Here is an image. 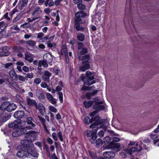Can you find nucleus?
I'll list each match as a JSON object with an SVG mask.
<instances>
[{
    "label": "nucleus",
    "instance_id": "f257e3e1",
    "mask_svg": "<svg viewBox=\"0 0 159 159\" xmlns=\"http://www.w3.org/2000/svg\"><path fill=\"white\" fill-rule=\"evenodd\" d=\"M86 76L87 78L84 76V74L81 75V80L84 82V84L86 85H91L96 83L94 79V73L88 70L86 72Z\"/></svg>",
    "mask_w": 159,
    "mask_h": 159
},
{
    "label": "nucleus",
    "instance_id": "f03ea898",
    "mask_svg": "<svg viewBox=\"0 0 159 159\" xmlns=\"http://www.w3.org/2000/svg\"><path fill=\"white\" fill-rule=\"evenodd\" d=\"M94 120L95 121V122L93 123L90 127V128H92L93 130L94 131H96L98 129V125L100 124H102L103 123V120L100 119L99 116H96L94 117Z\"/></svg>",
    "mask_w": 159,
    "mask_h": 159
},
{
    "label": "nucleus",
    "instance_id": "7ed1b4c3",
    "mask_svg": "<svg viewBox=\"0 0 159 159\" xmlns=\"http://www.w3.org/2000/svg\"><path fill=\"white\" fill-rule=\"evenodd\" d=\"M25 138L26 139H30L31 142H33L36 140L37 135V132L34 131L30 130L25 133Z\"/></svg>",
    "mask_w": 159,
    "mask_h": 159
},
{
    "label": "nucleus",
    "instance_id": "20e7f679",
    "mask_svg": "<svg viewBox=\"0 0 159 159\" xmlns=\"http://www.w3.org/2000/svg\"><path fill=\"white\" fill-rule=\"evenodd\" d=\"M77 45L78 54L82 55L88 52L87 49V48L84 47L83 43L78 42Z\"/></svg>",
    "mask_w": 159,
    "mask_h": 159
},
{
    "label": "nucleus",
    "instance_id": "39448f33",
    "mask_svg": "<svg viewBox=\"0 0 159 159\" xmlns=\"http://www.w3.org/2000/svg\"><path fill=\"white\" fill-rule=\"evenodd\" d=\"M87 16V13L83 11H81L77 12L75 14V17L74 18V21L82 22V18Z\"/></svg>",
    "mask_w": 159,
    "mask_h": 159
},
{
    "label": "nucleus",
    "instance_id": "423d86ee",
    "mask_svg": "<svg viewBox=\"0 0 159 159\" xmlns=\"http://www.w3.org/2000/svg\"><path fill=\"white\" fill-rule=\"evenodd\" d=\"M120 145L119 143L113 142H111L108 146L109 148L111 149L116 152H118L120 150Z\"/></svg>",
    "mask_w": 159,
    "mask_h": 159
},
{
    "label": "nucleus",
    "instance_id": "0eeeda50",
    "mask_svg": "<svg viewBox=\"0 0 159 159\" xmlns=\"http://www.w3.org/2000/svg\"><path fill=\"white\" fill-rule=\"evenodd\" d=\"M94 99H95V100H94V102H95V104L93 106V109L97 110L98 111V110L100 111L105 109L104 106L103 105H101V104L103 103L102 102H96V98H94Z\"/></svg>",
    "mask_w": 159,
    "mask_h": 159
},
{
    "label": "nucleus",
    "instance_id": "6e6552de",
    "mask_svg": "<svg viewBox=\"0 0 159 159\" xmlns=\"http://www.w3.org/2000/svg\"><path fill=\"white\" fill-rule=\"evenodd\" d=\"M74 27L77 31H84L85 30L84 27H83L81 24L84 23V22H80L74 21Z\"/></svg>",
    "mask_w": 159,
    "mask_h": 159
},
{
    "label": "nucleus",
    "instance_id": "1a4fd4ad",
    "mask_svg": "<svg viewBox=\"0 0 159 159\" xmlns=\"http://www.w3.org/2000/svg\"><path fill=\"white\" fill-rule=\"evenodd\" d=\"M26 133V129L25 128L21 129H18L17 130L13 131L12 134V136L14 137H17L25 134Z\"/></svg>",
    "mask_w": 159,
    "mask_h": 159
},
{
    "label": "nucleus",
    "instance_id": "9d476101",
    "mask_svg": "<svg viewBox=\"0 0 159 159\" xmlns=\"http://www.w3.org/2000/svg\"><path fill=\"white\" fill-rule=\"evenodd\" d=\"M33 121H34V120L32 117H29L28 118L26 119V122L27 124L29 125L24 128L28 129H33V128L35 126V125L33 123Z\"/></svg>",
    "mask_w": 159,
    "mask_h": 159
},
{
    "label": "nucleus",
    "instance_id": "9b49d317",
    "mask_svg": "<svg viewBox=\"0 0 159 159\" xmlns=\"http://www.w3.org/2000/svg\"><path fill=\"white\" fill-rule=\"evenodd\" d=\"M21 144L23 147L26 148H32L34 146L32 142L28 139L22 140L21 141Z\"/></svg>",
    "mask_w": 159,
    "mask_h": 159
},
{
    "label": "nucleus",
    "instance_id": "f8f14e48",
    "mask_svg": "<svg viewBox=\"0 0 159 159\" xmlns=\"http://www.w3.org/2000/svg\"><path fill=\"white\" fill-rule=\"evenodd\" d=\"M9 49L7 46H5L0 48V57L7 56L10 55V52L5 51L6 50Z\"/></svg>",
    "mask_w": 159,
    "mask_h": 159
},
{
    "label": "nucleus",
    "instance_id": "ddd939ff",
    "mask_svg": "<svg viewBox=\"0 0 159 159\" xmlns=\"http://www.w3.org/2000/svg\"><path fill=\"white\" fill-rule=\"evenodd\" d=\"M29 148L26 149L28 156L30 154L34 157H38V154L35 149L33 147Z\"/></svg>",
    "mask_w": 159,
    "mask_h": 159
},
{
    "label": "nucleus",
    "instance_id": "4468645a",
    "mask_svg": "<svg viewBox=\"0 0 159 159\" xmlns=\"http://www.w3.org/2000/svg\"><path fill=\"white\" fill-rule=\"evenodd\" d=\"M67 53L68 51L66 45L63 44L61 49L58 52L60 58L62 59L63 58V56L66 54Z\"/></svg>",
    "mask_w": 159,
    "mask_h": 159
},
{
    "label": "nucleus",
    "instance_id": "2eb2a0df",
    "mask_svg": "<svg viewBox=\"0 0 159 159\" xmlns=\"http://www.w3.org/2000/svg\"><path fill=\"white\" fill-rule=\"evenodd\" d=\"M51 75V73L48 71H45L43 73L42 77L43 80L47 82H49V77Z\"/></svg>",
    "mask_w": 159,
    "mask_h": 159
},
{
    "label": "nucleus",
    "instance_id": "dca6fc26",
    "mask_svg": "<svg viewBox=\"0 0 159 159\" xmlns=\"http://www.w3.org/2000/svg\"><path fill=\"white\" fill-rule=\"evenodd\" d=\"M16 156L19 158H22L24 157H27L28 155L26 149L24 150L22 148L21 150L17 152Z\"/></svg>",
    "mask_w": 159,
    "mask_h": 159
},
{
    "label": "nucleus",
    "instance_id": "f3484780",
    "mask_svg": "<svg viewBox=\"0 0 159 159\" xmlns=\"http://www.w3.org/2000/svg\"><path fill=\"white\" fill-rule=\"evenodd\" d=\"M36 109H37L42 115H44L45 113V108L43 105L40 103L35 106Z\"/></svg>",
    "mask_w": 159,
    "mask_h": 159
},
{
    "label": "nucleus",
    "instance_id": "a211bd4d",
    "mask_svg": "<svg viewBox=\"0 0 159 159\" xmlns=\"http://www.w3.org/2000/svg\"><path fill=\"white\" fill-rule=\"evenodd\" d=\"M103 155L107 158H112L115 157V153L113 151H107L103 153Z\"/></svg>",
    "mask_w": 159,
    "mask_h": 159
},
{
    "label": "nucleus",
    "instance_id": "6ab92c4d",
    "mask_svg": "<svg viewBox=\"0 0 159 159\" xmlns=\"http://www.w3.org/2000/svg\"><path fill=\"white\" fill-rule=\"evenodd\" d=\"M25 115V112L23 111H19L15 112L14 117L16 119L21 118Z\"/></svg>",
    "mask_w": 159,
    "mask_h": 159
},
{
    "label": "nucleus",
    "instance_id": "aec40b11",
    "mask_svg": "<svg viewBox=\"0 0 159 159\" xmlns=\"http://www.w3.org/2000/svg\"><path fill=\"white\" fill-rule=\"evenodd\" d=\"M41 86L43 88H46L47 89L49 92H51V93H54L56 92V91L55 89H53V88L52 89L50 85L48 86V85L45 82H42L41 84Z\"/></svg>",
    "mask_w": 159,
    "mask_h": 159
},
{
    "label": "nucleus",
    "instance_id": "412c9836",
    "mask_svg": "<svg viewBox=\"0 0 159 159\" xmlns=\"http://www.w3.org/2000/svg\"><path fill=\"white\" fill-rule=\"evenodd\" d=\"M8 84L9 86V87L11 89H12L13 87L15 88L16 90L18 91H19L20 88L16 84V83L15 81L13 80H11L10 81H8Z\"/></svg>",
    "mask_w": 159,
    "mask_h": 159
},
{
    "label": "nucleus",
    "instance_id": "4be33fe9",
    "mask_svg": "<svg viewBox=\"0 0 159 159\" xmlns=\"http://www.w3.org/2000/svg\"><path fill=\"white\" fill-rule=\"evenodd\" d=\"M17 107L16 105L14 103H9L7 107L6 110L8 112H11L15 110Z\"/></svg>",
    "mask_w": 159,
    "mask_h": 159
},
{
    "label": "nucleus",
    "instance_id": "5701e85b",
    "mask_svg": "<svg viewBox=\"0 0 159 159\" xmlns=\"http://www.w3.org/2000/svg\"><path fill=\"white\" fill-rule=\"evenodd\" d=\"M62 90V88L59 86H57L56 88V90L58 92V97L60 100V102L62 103L63 102V93L60 91Z\"/></svg>",
    "mask_w": 159,
    "mask_h": 159
},
{
    "label": "nucleus",
    "instance_id": "b1692460",
    "mask_svg": "<svg viewBox=\"0 0 159 159\" xmlns=\"http://www.w3.org/2000/svg\"><path fill=\"white\" fill-rule=\"evenodd\" d=\"M46 96L47 99L49 100L50 102L53 104H55L56 103V99L53 98L52 95L49 93H46Z\"/></svg>",
    "mask_w": 159,
    "mask_h": 159
},
{
    "label": "nucleus",
    "instance_id": "393cba45",
    "mask_svg": "<svg viewBox=\"0 0 159 159\" xmlns=\"http://www.w3.org/2000/svg\"><path fill=\"white\" fill-rule=\"evenodd\" d=\"M26 101L27 104L30 106L35 107L37 105V103L35 100L30 98H27Z\"/></svg>",
    "mask_w": 159,
    "mask_h": 159
},
{
    "label": "nucleus",
    "instance_id": "a878e982",
    "mask_svg": "<svg viewBox=\"0 0 159 159\" xmlns=\"http://www.w3.org/2000/svg\"><path fill=\"white\" fill-rule=\"evenodd\" d=\"M25 59L30 63L33 61L34 56L31 54L25 53Z\"/></svg>",
    "mask_w": 159,
    "mask_h": 159
},
{
    "label": "nucleus",
    "instance_id": "bb28decb",
    "mask_svg": "<svg viewBox=\"0 0 159 159\" xmlns=\"http://www.w3.org/2000/svg\"><path fill=\"white\" fill-rule=\"evenodd\" d=\"M43 59L48 63L51 62L52 61V58L51 55L47 54H45L43 57Z\"/></svg>",
    "mask_w": 159,
    "mask_h": 159
},
{
    "label": "nucleus",
    "instance_id": "cd10ccee",
    "mask_svg": "<svg viewBox=\"0 0 159 159\" xmlns=\"http://www.w3.org/2000/svg\"><path fill=\"white\" fill-rule=\"evenodd\" d=\"M28 0H20L19 3V7L22 8L25 7L27 4Z\"/></svg>",
    "mask_w": 159,
    "mask_h": 159
},
{
    "label": "nucleus",
    "instance_id": "c85d7f7f",
    "mask_svg": "<svg viewBox=\"0 0 159 159\" xmlns=\"http://www.w3.org/2000/svg\"><path fill=\"white\" fill-rule=\"evenodd\" d=\"M83 65V66H80L79 67V70L80 71H85L86 70L90 68V65L89 63Z\"/></svg>",
    "mask_w": 159,
    "mask_h": 159
},
{
    "label": "nucleus",
    "instance_id": "c756f323",
    "mask_svg": "<svg viewBox=\"0 0 159 159\" xmlns=\"http://www.w3.org/2000/svg\"><path fill=\"white\" fill-rule=\"evenodd\" d=\"M90 57V56L89 55H85L82 56L81 60L82 61L83 64L89 63L88 61L89 60Z\"/></svg>",
    "mask_w": 159,
    "mask_h": 159
},
{
    "label": "nucleus",
    "instance_id": "7c9ffc66",
    "mask_svg": "<svg viewBox=\"0 0 159 159\" xmlns=\"http://www.w3.org/2000/svg\"><path fill=\"white\" fill-rule=\"evenodd\" d=\"M94 132L95 133L88 138L89 140L92 144H94L95 143V141L97 138V136L96 134L97 132Z\"/></svg>",
    "mask_w": 159,
    "mask_h": 159
},
{
    "label": "nucleus",
    "instance_id": "2f4dec72",
    "mask_svg": "<svg viewBox=\"0 0 159 159\" xmlns=\"http://www.w3.org/2000/svg\"><path fill=\"white\" fill-rule=\"evenodd\" d=\"M9 75L13 79L15 80H17V75L13 70H11L9 72Z\"/></svg>",
    "mask_w": 159,
    "mask_h": 159
},
{
    "label": "nucleus",
    "instance_id": "473e14b6",
    "mask_svg": "<svg viewBox=\"0 0 159 159\" xmlns=\"http://www.w3.org/2000/svg\"><path fill=\"white\" fill-rule=\"evenodd\" d=\"M41 12L42 11L40 10V8L39 7H37L34 10L32 15L33 16H38Z\"/></svg>",
    "mask_w": 159,
    "mask_h": 159
},
{
    "label": "nucleus",
    "instance_id": "72a5a7b5",
    "mask_svg": "<svg viewBox=\"0 0 159 159\" xmlns=\"http://www.w3.org/2000/svg\"><path fill=\"white\" fill-rule=\"evenodd\" d=\"M1 121L2 122H4L6 121L11 117V116L6 113H3L2 115Z\"/></svg>",
    "mask_w": 159,
    "mask_h": 159
},
{
    "label": "nucleus",
    "instance_id": "f704fd0d",
    "mask_svg": "<svg viewBox=\"0 0 159 159\" xmlns=\"http://www.w3.org/2000/svg\"><path fill=\"white\" fill-rule=\"evenodd\" d=\"M77 38L79 41L83 42L84 40L85 35L83 34L79 33L77 35Z\"/></svg>",
    "mask_w": 159,
    "mask_h": 159
},
{
    "label": "nucleus",
    "instance_id": "c9c22d12",
    "mask_svg": "<svg viewBox=\"0 0 159 159\" xmlns=\"http://www.w3.org/2000/svg\"><path fill=\"white\" fill-rule=\"evenodd\" d=\"M36 95L40 101L42 102L45 99V97L43 93H37Z\"/></svg>",
    "mask_w": 159,
    "mask_h": 159
},
{
    "label": "nucleus",
    "instance_id": "e433bc0d",
    "mask_svg": "<svg viewBox=\"0 0 159 159\" xmlns=\"http://www.w3.org/2000/svg\"><path fill=\"white\" fill-rule=\"evenodd\" d=\"M93 102H94V101H88V102L84 101V102L83 103L85 107L88 108L92 106Z\"/></svg>",
    "mask_w": 159,
    "mask_h": 159
},
{
    "label": "nucleus",
    "instance_id": "4c0bfd02",
    "mask_svg": "<svg viewBox=\"0 0 159 159\" xmlns=\"http://www.w3.org/2000/svg\"><path fill=\"white\" fill-rule=\"evenodd\" d=\"M84 120L85 123L87 125H89L90 123H91L95 121L94 120V118H91V119H90L89 117L88 116H86L85 117Z\"/></svg>",
    "mask_w": 159,
    "mask_h": 159
},
{
    "label": "nucleus",
    "instance_id": "58836bf2",
    "mask_svg": "<svg viewBox=\"0 0 159 159\" xmlns=\"http://www.w3.org/2000/svg\"><path fill=\"white\" fill-rule=\"evenodd\" d=\"M17 122L16 121H14L12 123H11L9 124L8 126L9 128H16L18 127Z\"/></svg>",
    "mask_w": 159,
    "mask_h": 159
},
{
    "label": "nucleus",
    "instance_id": "ea45409f",
    "mask_svg": "<svg viewBox=\"0 0 159 159\" xmlns=\"http://www.w3.org/2000/svg\"><path fill=\"white\" fill-rule=\"evenodd\" d=\"M95 133H93V132L91 130H88L85 132L84 134L88 139Z\"/></svg>",
    "mask_w": 159,
    "mask_h": 159
},
{
    "label": "nucleus",
    "instance_id": "a19ab883",
    "mask_svg": "<svg viewBox=\"0 0 159 159\" xmlns=\"http://www.w3.org/2000/svg\"><path fill=\"white\" fill-rule=\"evenodd\" d=\"M23 14L21 13H19L13 20L12 22L15 23L20 20Z\"/></svg>",
    "mask_w": 159,
    "mask_h": 159
},
{
    "label": "nucleus",
    "instance_id": "79ce46f5",
    "mask_svg": "<svg viewBox=\"0 0 159 159\" xmlns=\"http://www.w3.org/2000/svg\"><path fill=\"white\" fill-rule=\"evenodd\" d=\"M17 103H19L20 105L25 110H27L26 104L25 101L23 99L22 100H20Z\"/></svg>",
    "mask_w": 159,
    "mask_h": 159
},
{
    "label": "nucleus",
    "instance_id": "37998d69",
    "mask_svg": "<svg viewBox=\"0 0 159 159\" xmlns=\"http://www.w3.org/2000/svg\"><path fill=\"white\" fill-rule=\"evenodd\" d=\"M38 117L39 119L40 120L43 126H45V125H47L46 123V120L43 117H42L41 116H38Z\"/></svg>",
    "mask_w": 159,
    "mask_h": 159
},
{
    "label": "nucleus",
    "instance_id": "c03bdc74",
    "mask_svg": "<svg viewBox=\"0 0 159 159\" xmlns=\"http://www.w3.org/2000/svg\"><path fill=\"white\" fill-rule=\"evenodd\" d=\"M9 103V102L6 101L4 102L2 104L1 106H0V108L3 109H6L7 107V106L8 104Z\"/></svg>",
    "mask_w": 159,
    "mask_h": 159
},
{
    "label": "nucleus",
    "instance_id": "a18cd8bd",
    "mask_svg": "<svg viewBox=\"0 0 159 159\" xmlns=\"http://www.w3.org/2000/svg\"><path fill=\"white\" fill-rule=\"evenodd\" d=\"M26 43L27 44H28L30 45L31 46H34L36 44V43L33 40H28L26 42Z\"/></svg>",
    "mask_w": 159,
    "mask_h": 159
},
{
    "label": "nucleus",
    "instance_id": "49530a36",
    "mask_svg": "<svg viewBox=\"0 0 159 159\" xmlns=\"http://www.w3.org/2000/svg\"><path fill=\"white\" fill-rule=\"evenodd\" d=\"M34 74L32 73H27L25 75V78L26 80H28V78L31 79L33 78Z\"/></svg>",
    "mask_w": 159,
    "mask_h": 159
},
{
    "label": "nucleus",
    "instance_id": "de8ad7c7",
    "mask_svg": "<svg viewBox=\"0 0 159 159\" xmlns=\"http://www.w3.org/2000/svg\"><path fill=\"white\" fill-rule=\"evenodd\" d=\"M46 44H47L48 47L49 48L55 47L56 45V44L53 42H47Z\"/></svg>",
    "mask_w": 159,
    "mask_h": 159
},
{
    "label": "nucleus",
    "instance_id": "09e8293b",
    "mask_svg": "<svg viewBox=\"0 0 159 159\" xmlns=\"http://www.w3.org/2000/svg\"><path fill=\"white\" fill-rule=\"evenodd\" d=\"M17 80H18L22 82H24L25 80V77L20 75H18L17 76Z\"/></svg>",
    "mask_w": 159,
    "mask_h": 159
},
{
    "label": "nucleus",
    "instance_id": "8fccbe9b",
    "mask_svg": "<svg viewBox=\"0 0 159 159\" xmlns=\"http://www.w3.org/2000/svg\"><path fill=\"white\" fill-rule=\"evenodd\" d=\"M92 87L95 88L93 86L90 87H87L85 86H83L82 88V90L83 91H89L92 89Z\"/></svg>",
    "mask_w": 159,
    "mask_h": 159
},
{
    "label": "nucleus",
    "instance_id": "3c124183",
    "mask_svg": "<svg viewBox=\"0 0 159 159\" xmlns=\"http://www.w3.org/2000/svg\"><path fill=\"white\" fill-rule=\"evenodd\" d=\"M16 97L15 101L17 102H18L20 100H22L23 99V98L18 94H16Z\"/></svg>",
    "mask_w": 159,
    "mask_h": 159
},
{
    "label": "nucleus",
    "instance_id": "603ef678",
    "mask_svg": "<svg viewBox=\"0 0 159 159\" xmlns=\"http://www.w3.org/2000/svg\"><path fill=\"white\" fill-rule=\"evenodd\" d=\"M95 143L97 146H100L102 144V142L101 139H98L95 141Z\"/></svg>",
    "mask_w": 159,
    "mask_h": 159
},
{
    "label": "nucleus",
    "instance_id": "864d4df0",
    "mask_svg": "<svg viewBox=\"0 0 159 159\" xmlns=\"http://www.w3.org/2000/svg\"><path fill=\"white\" fill-rule=\"evenodd\" d=\"M77 7L78 8L82 10H84L86 8L85 6L82 3L80 4L77 5Z\"/></svg>",
    "mask_w": 159,
    "mask_h": 159
},
{
    "label": "nucleus",
    "instance_id": "5fc2aeb1",
    "mask_svg": "<svg viewBox=\"0 0 159 159\" xmlns=\"http://www.w3.org/2000/svg\"><path fill=\"white\" fill-rule=\"evenodd\" d=\"M12 65L13 63H7L5 64L4 67L6 68L10 69L11 68V66Z\"/></svg>",
    "mask_w": 159,
    "mask_h": 159
},
{
    "label": "nucleus",
    "instance_id": "6e6d98bb",
    "mask_svg": "<svg viewBox=\"0 0 159 159\" xmlns=\"http://www.w3.org/2000/svg\"><path fill=\"white\" fill-rule=\"evenodd\" d=\"M41 82V79L39 78H36L34 80V83L37 85L39 84Z\"/></svg>",
    "mask_w": 159,
    "mask_h": 159
},
{
    "label": "nucleus",
    "instance_id": "4d7b16f0",
    "mask_svg": "<svg viewBox=\"0 0 159 159\" xmlns=\"http://www.w3.org/2000/svg\"><path fill=\"white\" fill-rule=\"evenodd\" d=\"M105 140H104V142L105 143H109L111 141V139L110 137L108 136H107L105 137Z\"/></svg>",
    "mask_w": 159,
    "mask_h": 159
},
{
    "label": "nucleus",
    "instance_id": "13d9d810",
    "mask_svg": "<svg viewBox=\"0 0 159 159\" xmlns=\"http://www.w3.org/2000/svg\"><path fill=\"white\" fill-rule=\"evenodd\" d=\"M58 137L59 138L61 141H63V139L62 136V134L61 131H59L57 134Z\"/></svg>",
    "mask_w": 159,
    "mask_h": 159
},
{
    "label": "nucleus",
    "instance_id": "bf43d9fd",
    "mask_svg": "<svg viewBox=\"0 0 159 159\" xmlns=\"http://www.w3.org/2000/svg\"><path fill=\"white\" fill-rule=\"evenodd\" d=\"M112 140L111 142H113L116 143V142H119L120 141V139L119 138L116 137H112Z\"/></svg>",
    "mask_w": 159,
    "mask_h": 159
},
{
    "label": "nucleus",
    "instance_id": "052dcab7",
    "mask_svg": "<svg viewBox=\"0 0 159 159\" xmlns=\"http://www.w3.org/2000/svg\"><path fill=\"white\" fill-rule=\"evenodd\" d=\"M30 25L27 23L25 22L24 24L21 25L20 27H22L23 28H29Z\"/></svg>",
    "mask_w": 159,
    "mask_h": 159
},
{
    "label": "nucleus",
    "instance_id": "680f3d73",
    "mask_svg": "<svg viewBox=\"0 0 159 159\" xmlns=\"http://www.w3.org/2000/svg\"><path fill=\"white\" fill-rule=\"evenodd\" d=\"M52 138L54 140L57 141V134L55 132H53L52 134Z\"/></svg>",
    "mask_w": 159,
    "mask_h": 159
},
{
    "label": "nucleus",
    "instance_id": "e2e57ef3",
    "mask_svg": "<svg viewBox=\"0 0 159 159\" xmlns=\"http://www.w3.org/2000/svg\"><path fill=\"white\" fill-rule=\"evenodd\" d=\"M98 112V110H96L90 113V115L92 118H93L94 116Z\"/></svg>",
    "mask_w": 159,
    "mask_h": 159
},
{
    "label": "nucleus",
    "instance_id": "0e129e2a",
    "mask_svg": "<svg viewBox=\"0 0 159 159\" xmlns=\"http://www.w3.org/2000/svg\"><path fill=\"white\" fill-rule=\"evenodd\" d=\"M74 2L77 4V5L82 3L83 1L82 0H73Z\"/></svg>",
    "mask_w": 159,
    "mask_h": 159
},
{
    "label": "nucleus",
    "instance_id": "69168bd1",
    "mask_svg": "<svg viewBox=\"0 0 159 159\" xmlns=\"http://www.w3.org/2000/svg\"><path fill=\"white\" fill-rule=\"evenodd\" d=\"M98 91V90H94L92 92H90V93L92 96H93L97 94Z\"/></svg>",
    "mask_w": 159,
    "mask_h": 159
},
{
    "label": "nucleus",
    "instance_id": "338daca9",
    "mask_svg": "<svg viewBox=\"0 0 159 159\" xmlns=\"http://www.w3.org/2000/svg\"><path fill=\"white\" fill-rule=\"evenodd\" d=\"M47 142L50 144H52L53 143V140L50 138H48L47 139Z\"/></svg>",
    "mask_w": 159,
    "mask_h": 159
},
{
    "label": "nucleus",
    "instance_id": "774afa93",
    "mask_svg": "<svg viewBox=\"0 0 159 159\" xmlns=\"http://www.w3.org/2000/svg\"><path fill=\"white\" fill-rule=\"evenodd\" d=\"M50 110L51 111L55 113L57 111L56 109L52 106L50 107Z\"/></svg>",
    "mask_w": 159,
    "mask_h": 159
}]
</instances>
